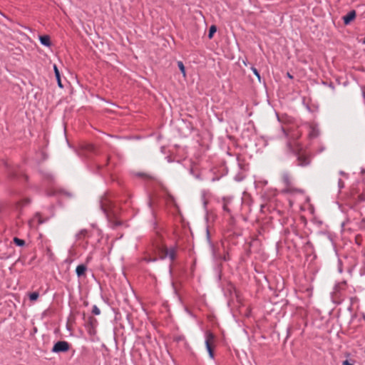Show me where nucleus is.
<instances>
[{
    "mask_svg": "<svg viewBox=\"0 0 365 365\" xmlns=\"http://www.w3.org/2000/svg\"><path fill=\"white\" fill-rule=\"evenodd\" d=\"M14 242L17 245V246H24L25 245V241L24 240H21V239H19L18 237H14Z\"/></svg>",
    "mask_w": 365,
    "mask_h": 365,
    "instance_id": "15",
    "label": "nucleus"
},
{
    "mask_svg": "<svg viewBox=\"0 0 365 365\" xmlns=\"http://www.w3.org/2000/svg\"><path fill=\"white\" fill-rule=\"evenodd\" d=\"M20 203L22 204V205H26V204H29V200L26 199V200H23L22 202H21Z\"/></svg>",
    "mask_w": 365,
    "mask_h": 365,
    "instance_id": "21",
    "label": "nucleus"
},
{
    "mask_svg": "<svg viewBox=\"0 0 365 365\" xmlns=\"http://www.w3.org/2000/svg\"><path fill=\"white\" fill-rule=\"evenodd\" d=\"M33 221H37L38 225L42 224L44 222V220L41 218V216L40 214H36L34 216Z\"/></svg>",
    "mask_w": 365,
    "mask_h": 365,
    "instance_id": "16",
    "label": "nucleus"
},
{
    "mask_svg": "<svg viewBox=\"0 0 365 365\" xmlns=\"http://www.w3.org/2000/svg\"><path fill=\"white\" fill-rule=\"evenodd\" d=\"M363 43L365 44V38L363 40Z\"/></svg>",
    "mask_w": 365,
    "mask_h": 365,
    "instance_id": "25",
    "label": "nucleus"
},
{
    "mask_svg": "<svg viewBox=\"0 0 365 365\" xmlns=\"http://www.w3.org/2000/svg\"><path fill=\"white\" fill-rule=\"evenodd\" d=\"M217 28L215 26L212 25L210 27L208 38H212L213 37L214 34L216 32Z\"/></svg>",
    "mask_w": 365,
    "mask_h": 365,
    "instance_id": "14",
    "label": "nucleus"
},
{
    "mask_svg": "<svg viewBox=\"0 0 365 365\" xmlns=\"http://www.w3.org/2000/svg\"><path fill=\"white\" fill-rule=\"evenodd\" d=\"M354 360H351V361L345 360L342 363V365H354Z\"/></svg>",
    "mask_w": 365,
    "mask_h": 365,
    "instance_id": "20",
    "label": "nucleus"
},
{
    "mask_svg": "<svg viewBox=\"0 0 365 365\" xmlns=\"http://www.w3.org/2000/svg\"><path fill=\"white\" fill-rule=\"evenodd\" d=\"M39 40L43 45L46 46H51L50 37L48 35L40 36Z\"/></svg>",
    "mask_w": 365,
    "mask_h": 365,
    "instance_id": "8",
    "label": "nucleus"
},
{
    "mask_svg": "<svg viewBox=\"0 0 365 365\" xmlns=\"http://www.w3.org/2000/svg\"><path fill=\"white\" fill-rule=\"evenodd\" d=\"M87 267L84 264H79L76 269V272L78 277H81L85 274Z\"/></svg>",
    "mask_w": 365,
    "mask_h": 365,
    "instance_id": "7",
    "label": "nucleus"
},
{
    "mask_svg": "<svg viewBox=\"0 0 365 365\" xmlns=\"http://www.w3.org/2000/svg\"><path fill=\"white\" fill-rule=\"evenodd\" d=\"M178 66L179 69L180 70L181 73H182V76L184 78L186 77V72H185V68L183 64V63L180 61H178Z\"/></svg>",
    "mask_w": 365,
    "mask_h": 365,
    "instance_id": "13",
    "label": "nucleus"
},
{
    "mask_svg": "<svg viewBox=\"0 0 365 365\" xmlns=\"http://www.w3.org/2000/svg\"><path fill=\"white\" fill-rule=\"evenodd\" d=\"M363 97L365 100V87L362 89Z\"/></svg>",
    "mask_w": 365,
    "mask_h": 365,
    "instance_id": "23",
    "label": "nucleus"
},
{
    "mask_svg": "<svg viewBox=\"0 0 365 365\" xmlns=\"http://www.w3.org/2000/svg\"><path fill=\"white\" fill-rule=\"evenodd\" d=\"M356 17V11L354 10L351 11L346 15L343 16L344 23L347 25L350 24Z\"/></svg>",
    "mask_w": 365,
    "mask_h": 365,
    "instance_id": "4",
    "label": "nucleus"
},
{
    "mask_svg": "<svg viewBox=\"0 0 365 365\" xmlns=\"http://www.w3.org/2000/svg\"><path fill=\"white\" fill-rule=\"evenodd\" d=\"M38 296H39V294L38 292H32L29 294V299L31 301H35L38 298Z\"/></svg>",
    "mask_w": 365,
    "mask_h": 365,
    "instance_id": "17",
    "label": "nucleus"
},
{
    "mask_svg": "<svg viewBox=\"0 0 365 365\" xmlns=\"http://www.w3.org/2000/svg\"><path fill=\"white\" fill-rule=\"evenodd\" d=\"M230 202V199L223 198V206H222L223 210L228 213L230 212V210L228 207V205H229Z\"/></svg>",
    "mask_w": 365,
    "mask_h": 365,
    "instance_id": "12",
    "label": "nucleus"
},
{
    "mask_svg": "<svg viewBox=\"0 0 365 365\" xmlns=\"http://www.w3.org/2000/svg\"><path fill=\"white\" fill-rule=\"evenodd\" d=\"M282 181L284 184L285 187L293 184L292 178L289 174L284 173L282 175Z\"/></svg>",
    "mask_w": 365,
    "mask_h": 365,
    "instance_id": "6",
    "label": "nucleus"
},
{
    "mask_svg": "<svg viewBox=\"0 0 365 365\" xmlns=\"http://www.w3.org/2000/svg\"><path fill=\"white\" fill-rule=\"evenodd\" d=\"M297 160L301 166H306L310 163L309 158L304 155H299Z\"/></svg>",
    "mask_w": 365,
    "mask_h": 365,
    "instance_id": "5",
    "label": "nucleus"
},
{
    "mask_svg": "<svg viewBox=\"0 0 365 365\" xmlns=\"http://www.w3.org/2000/svg\"><path fill=\"white\" fill-rule=\"evenodd\" d=\"M69 349V344L66 341H59L56 342L52 348V351L55 353L66 352Z\"/></svg>",
    "mask_w": 365,
    "mask_h": 365,
    "instance_id": "3",
    "label": "nucleus"
},
{
    "mask_svg": "<svg viewBox=\"0 0 365 365\" xmlns=\"http://www.w3.org/2000/svg\"><path fill=\"white\" fill-rule=\"evenodd\" d=\"M167 256L173 261L176 257V252L174 249L168 250V248L160 242H156L152 250L148 252L143 260L146 262H155L158 259H163Z\"/></svg>",
    "mask_w": 365,
    "mask_h": 365,
    "instance_id": "1",
    "label": "nucleus"
},
{
    "mask_svg": "<svg viewBox=\"0 0 365 365\" xmlns=\"http://www.w3.org/2000/svg\"><path fill=\"white\" fill-rule=\"evenodd\" d=\"M53 70H54L55 76H56V80H57V82H58V86L60 88H63V84L61 83L60 72H59L56 65L53 66Z\"/></svg>",
    "mask_w": 365,
    "mask_h": 365,
    "instance_id": "10",
    "label": "nucleus"
},
{
    "mask_svg": "<svg viewBox=\"0 0 365 365\" xmlns=\"http://www.w3.org/2000/svg\"><path fill=\"white\" fill-rule=\"evenodd\" d=\"M251 69H252V72L254 73V74L257 77L258 80L260 81V75H259L258 71L257 70V68L255 67H252Z\"/></svg>",
    "mask_w": 365,
    "mask_h": 365,
    "instance_id": "18",
    "label": "nucleus"
},
{
    "mask_svg": "<svg viewBox=\"0 0 365 365\" xmlns=\"http://www.w3.org/2000/svg\"><path fill=\"white\" fill-rule=\"evenodd\" d=\"M205 346L209 356L211 359H214V348L216 344L215 336L210 331H207L205 333Z\"/></svg>",
    "mask_w": 365,
    "mask_h": 365,
    "instance_id": "2",
    "label": "nucleus"
},
{
    "mask_svg": "<svg viewBox=\"0 0 365 365\" xmlns=\"http://www.w3.org/2000/svg\"><path fill=\"white\" fill-rule=\"evenodd\" d=\"M90 322H91V324H93V322L96 323V320L94 318L91 317V318H90Z\"/></svg>",
    "mask_w": 365,
    "mask_h": 365,
    "instance_id": "22",
    "label": "nucleus"
},
{
    "mask_svg": "<svg viewBox=\"0 0 365 365\" xmlns=\"http://www.w3.org/2000/svg\"><path fill=\"white\" fill-rule=\"evenodd\" d=\"M284 191L287 193H298L301 192V190L299 189L296 188L294 186V184H291L290 185H288L285 187Z\"/></svg>",
    "mask_w": 365,
    "mask_h": 365,
    "instance_id": "9",
    "label": "nucleus"
},
{
    "mask_svg": "<svg viewBox=\"0 0 365 365\" xmlns=\"http://www.w3.org/2000/svg\"><path fill=\"white\" fill-rule=\"evenodd\" d=\"M92 312L96 315H98L101 314L100 309L96 306L93 307Z\"/></svg>",
    "mask_w": 365,
    "mask_h": 365,
    "instance_id": "19",
    "label": "nucleus"
},
{
    "mask_svg": "<svg viewBox=\"0 0 365 365\" xmlns=\"http://www.w3.org/2000/svg\"><path fill=\"white\" fill-rule=\"evenodd\" d=\"M87 235V230H82L76 234V238L77 240H83L84 239Z\"/></svg>",
    "mask_w": 365,
    "mask_h": 365,
    "instance_id": "11",
    "label": "nucleus"
},
{
    "mask_svg": "<svg viewBox=\"0 0 365 365\" xmlns=\"http://www.w3.org/2000/svg\"><path fill=\"white\" fill-rule=\"evenodd\" d=\"M287 75L289 78H292V76L289 73H287Z\"/></svg>",
    "mask_w": 365,
    "mask_h": 365,
    "instance_id": "24",
    "label": "nucleus"
}]
</instances>
